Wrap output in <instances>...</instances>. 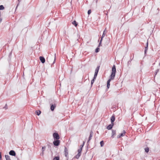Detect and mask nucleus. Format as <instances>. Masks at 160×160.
Wrapping results in <instances>:
<instances>
[{
    "label": "nucleus",
    "instance_id": "1",
    "mask_svg": "<svg viewBox=\"0 0 160 160\" xmlns=\"http://www.w3.org/2000/svg\"><path fill=\"white\" fill-rule=\"evenodd\" d=\"M116 72V66L114 65L112 68L111 74L110 75V78L107 81V83H110V82L112 80H113L115 77V74Z\"/></svg>",
    "mask_w": 160,
    "mask_h": 160
},
{
    "label": "nucleus",
    "instance_id": "2",
    "mask_svg": "<svg viewBox=\"0 0 160 160\" xmlns=\"http://www.w3.org/2000/svg\"><path fill=\"white\" fill-rule=\"evenodd\" d=\"M53 136L54 140H58L60 138L57 132H54L53 134Z\"/></svg>",
    "mask_w": 160,
    "mask_h": 160
},
{
    "label": "nucleus",
    "instance_id": "3",
    "mask_svg": "<svg viewBox=\"0 0 160 160\" xmlns=\"http://www.w3.org/2000/svg\"><path fill=\"white\" fill-rule=\"evenodd\" d=\"M82 149L81 148H79L78 150V153L74 157L75 158L78 159L80 156H81V153L82 151Z\"/></svg>",
    "mask_w": 160,
    "mask_h": 160
},
{
    "label": "nucleus",
    "instance_id": "4",
    "mask_svg": "<svg viewBox=\"0 0 160 160\" xmlns=\"http://www.w3.org/2000/svg\"><path fill=\"white\" fill-rule=\"evenodd\" d=\"M60 141L58 139L54 140L53 142V144L55 146H58L60 144Z\"/></svg>",
    "mask_w": 160,
    "mask_h": 160
},
{
    "label": "nucleus",
    "instance_id": "5",
    "mask_svg": "<svg viewBox=\"0 0 160 160\" xmlns=\"http://www.w3.org/2000/svg\"><path fill=\"white\" fill-rule=\"evenodd\" d=\"M125 131L124 130H123L122 133H121L117 136V138H120L124 136L125 135Z\"/></svg>",
    "mask_w": 160,
    "mask_h": 160
},
{
    "label": "nucleus",
    "instance_id": "6",
    "mask_svg": "<svg viewBox=\"0 0 160 160\" xmlns=\"http://www.w3.org/2000/svg\"><path fill=\"white\" fill-rule=\"evenodd\" d=\"M9 154L10 155L15 156L16 154L15 152L13 150H11L9 152Z\"/></svg>",
    "mask_w": 160,
    "mask_h": 160
},
{
    "label": "nucleus",
    "instance_id": "7",
    "mask_svg": "<svg viewBox=\"0 0 160 160\" xmlns=\"http://www.w3.org/2000/svg\"><path fill=\"white\" fill-rule=\"evenodd\" d=\"M93 135V132L92 131H91L90 132V134L89 137L88 138V140L87 142V143H88L89 141L91 140V139H92V137Z\"/></svg>",
    "mask_w": 160,
    "mask_h": 160
},
{
    "label": "nucleus",
    "instance_id": "8",
    "mask_svg": "<svg viewBox=\"0 0 160 160\" xmlns=\"http://www.w3.org/2000/svg\"><path fill=\"white\" fill-rule=\"evenodd\" d=\"M64 152L66 157H67L68 155V150L66 147L64 148Z\"/></svg>",
    "mask_w": 160,
    "mask_h": 160
},
{
    "label": "nucleus",
    "instance_id": "9",
    "mask_svg": "<svg viewBox=\"0 0 160 160\" xmlns=\"http://www.w3.org/2000/svg\"><path fill=\"white\" fill-rule=\"evenodd\" d=\"M39 59L41 62L42 63H44L45 62V60L44 57L42 56H40L39 57Z\"/></svg>",
    "mask_w": 160,
    "mask_h": 160
},
{
    "label": "nucleus",
    "instance_id": "10",
    "mask_svg": "<svg viewBox=\"0 0 160 160\" xmlns=\"http://www.w3.org/2000/svg\"><path fill=\"white\" fill-rule=\"evenodd\" d=\"M148 41L147 42V43H146V47L145 48L144 53H145V55L146 54V53L147 52V51L148 49Z\"/></svg>",
    "mask_w": 160,
    "mask_h": 160
},
{
    "label": "nucleus",
    "instance_id": "11",
    "mask_svg": "<svg viewBox=\"0 0 160 160\" xmlns=\"http://www.w3.org/2000/svg\"><path fill=\"white\" fill-rule=\"evenodd\" d=\"M114 125L113 123H111V124H109L108 127H107V129L108 130H110L112 128V127Z\"/></svg>",
    "mask_w": 160,
    "mask_h": 160
},
{
    "label": "nucleus",
    "instance_id": "12",
    "mask_svg": "<svg viewBox=\"0 0 160 160\" xmlns=\"http://www.w3.org/2000/svg\"><path fill=\"white\" fill-rule=\"evenodd\" d=\"M116 134V131L115 130H114L113 129L112 130V135L111 136V137L112 138H114V136Z\"/></svg>",
    "mask_w": 160,
    "mask_h": 160
},
{
    "label": "nucleus",
    "instance_id": "13",
    "mask_svg": "<svg viewBox=\"0 0 160 160\" xmlns=\"http://www.w3.org/2000/svg\"><path fill=\"white\" fill-rule=\"evenodd\" d=\"M115 120V117L114 115H112L111 118V123H113V122Z\"/></svg>",
    "mask_w": 160,
    "mask_h": 160
},
{
    "label": "nucleus",
    "instance_id": "14",
    "mask_svg": "<svg viewBox=\"0 0 160 160\" xmlns=\"http://www.w3.org/2000/svg\"><path fill=\"white\" fill-rule=\"evenodd\" d=\"M100 67V66H98L97 67V68H96V69H95L94 74H98V73L99 71V69Z\"/></svg>",
    "mask_w": 160,
    "mask_h": 160
},
{
    "label": "nucleus",
    "instance_id": "15",
    "mask_svg": "<svg viewBox=\"0 0 160 160\" xmlns=\"http://www.w3.org/2000/svg\"><path fill=\"white\" fill-rule=\"evenodd\" d=\"M56 107V105L55 104H52L51 106V111H53L55 108Z\"/></svg>",
    "mask_w": 160,
    "mask_h": 160
},
{
    "label": "nucleus",
    "instance_id": "16",
    "mask_svg": "<svg viewBox=\"0 0 160 160\" xmlns=\"http://www.w3.org/2000/svg\"><path fill=\"white\" fill-rule=\"evenodd\" d=\"M106 33H107V31H106V29H105V30L103 31V33L102 35V36L101 38V39H103V38L105 36V34Z\"/></svg>",
    "mask_w": 160,
    "mask_h": 160
},
{
    "label": "nucleus",
    "instance_id": "17",
    "mask_svg": "<svg viewBox=\"0 0 160 160\" xmlns=\"http://www.w3.org/2000/svg\"><path fill=\"white\" fill-rule=\"evenodd\" d=\"M133 57L132 58H130V59L128 61L127 63V65L128 66L129 64H131V62L132 60L133 59Z\"/></svg>",
    "mask_w": 160,
    "mask_h": 160
},
{
    "label": "nucleus",
    "instance_id": "18",
    "mask_svg": "<svg viewBox=\"0 0 160 160\" xmlns=\"http://www.w3.org/2000/svg\"><path fill=\"white\" fill-rule=\"evenodd\" d=\"M41 113V112L40 111L38 110H36L35 111V113L36 114H37V115L39 116V115Z\"/></svg>",
    "mask_w": 160,
    "mask_h": 160
},
{
    "label": "nucleus",
    "instance_id": "19",
    "mask_svg": "<svg viewBox=\"0 0 160 160\" xmlns=\"http://www.w3.org/2000/svg\"><path fill=\"white\" fill-rule=\"evenodd\" d=\"M46 147V146H43L42 147V155H43L44 154V152L45 151Z\"/></svg>",
    "mask_w": 160,
    "mask_h": 160
},
{
    "label": "nucleus",
    "instance_id": "20",
    "mask_svg": "<svg viewBox=\"0 0 160 160\" xmlns=\"http://www.w3.org/2000/svg\"><path fill=\"white\" fill-rule=\"evenodd\" d=\"M6 160H11L10 156L8 155H5Z\"/></svg>",
    "mask_w": 160,
    "mask_h": 160
},
{
    "label": "nucleus",
    "instance_id": "21",
    "mask_svg": "<svg viewBox=\"0 0 160 160\" xmlns=\"http://www.w3.org/2000/svg\"><path fill=\"white\" fill-rule=\"evenodd\" d=\"M72 23L74 25L75 27H77L78 25V23L75 21H73Z\"/></svg>",
    "mask_w": 160,
    "mask_h": 160
},
{
    "label": "nucleus",
    "instance_id": "22",
    "mask_svg": "<svg viewBox=\"0 0 160 160\" xmlns=\"http://www.w3.org/2000/svg\"><path fill=\"white\" fill-rule=\"evenodd\" d=\"M59 156H58L55 157L53 159V160H59Z\"/></svg>",
    "mask_w": 160,
    "mask_h": 160
},
{
    "label": "nucleus",
    "instance_id": "23",
    "mask_svg": "<svg viewBox=\"0 0 160 160\" xmlns=\"http://www.w3.org/2000/svg\"><path fill=\"white\" fill-rule=\"evenodd\" d=\"M95 80H96L95 79H94V78H93V79L91 80V87H92V84L94 83Z\"/></svg>",
    "mask_w": 160,
    "mask_h": 160
},
{
    "label": "nucleus",
    "instance_id": "24",
    "mask_svg": "<svg viewBox=\"0 0 160 160\" xmlns=\"http://www.w3.org/2000/svg\"><path fill=\"white\" fill-rule=\"evenodd\" d=\"M100 144L101 147H103V146L104 144L103 141H101L100 142Z\"/></svg>",
    "mask_w": 160,
    "mask_h": 160
},
{
    "label": "nucleus",
    "instance_id": "25",
    "mask_svg": "<svg viewBox=\"0 0 160 160\" xmlns=\"http://www.w3.org/2000/svg\"><path fill=\"white\" fill-rule=\"evenodd\" d=\"M4 9V7L2 5H0V10H3Z\"/></svg>",
    "mask_w": 160,
    "mask_h": 160
},
{
    "label": "nucleus",
    "instance_id": "26",
    "mask_svg": "<svg viewBox=\"0 0 160 160\" xmlns=\"http://www.w3.org/2000/svg\"><path fill=\"white\" fill-rule=\"evenodd\" d=\"M145 152H147V153L149 151V148L148 147L145 148Z\"/></svg>",
    "mask_w": 160,
    "mask_h": 160
},
{
    "label": "nucleus",
    "instance_id": "27",
    "mask_svg": "<svg viewBox=\"0 0 160 160\" xmlns=\"http://www.w3.org/2000/svg\"><path fill=\"white\" fill-rule=\"evenodd\" d=\"M102 39L101 38V40H100V42L99 43V45H98V47H100V46H101V43H102Z\"/></svg>",
    "mask_w": 160,
    "mask_h": 160
},
{
    "label": "nucleus",
    "instance_id": "28",
    "mask_svg": "<svg viewBox=\"0 0 160 160\" xmlns=\"http://www.w3.org/2000/svg\"><path fill=\"white\" fill-rule=\"evenodd\" d=\"M99 48H97L95 50V52H99Z\"/></svg>",
    "mask_w": 160,
    "mask_h": 160
},
{
    "label": "nucleus",
    "instance_id": "29",
    "mask_svg": "<svg viewBox=\"0 0 160 160\" xmlns=\"http://www.w3.org/2000/svg\"><path fill=\"white\" fill-rule=\"evenodd\" d=\"M84 143L85 142H83V144L81 145L80 146V148L82 149V148L83 147L84 145Z\"/></svg>",
    "mask_w": 160,
    "mask_h": 160
},
{
    "label": "nucleus",
    "instance_id": "30",
    "mask_svg": "<svg viewBox=\"0 0 160 160\" xmlns=\"http://www.w3.org/2000/svg\"><path fill=\"white\" fill-rule=\"evenodd\" d=\"M159 69H157L155 71V76L156 75V74H157L158 72H159Z\"/></svg>",
    "mask_w": 160,
    "mask_h": 160
},
{
    "label": "nucleus",
    "instance_id": "31",
    "mask_svg": "<svg viewBox=\"0 0 160 160\" xmlns=\"http://www.w3.org/2000/svg\"><path fill=\"white\" fill-rule=\"evenodd\" d=\"M110 83H107V88L108 89L110 87Z\"/></svg>",
    "mask_w": 160,
    "mask_h": 160
},
{
    "label": "nucleus",
    "instance_id": "32",
    "mask_svg": "<svg viewBox=\"0 0 160 160\" xmlns=\"http://www.w3.org/2000/svg\"><path fill=\"white\" fill-rule=\"evenodd\" d=\"M3 108L4 109H5V110H7V109H8V108L7 104H6L5 106Z\"/></svg>",
    "mask_w": 160,
    "mask_h": 160
},
{
    "label": "nucleus",
    "instance_id": "33",
    "mask_svg": "<svg viewBox=\"0 0 160 160\" xmlns=\"http://www.w3.org/2000/svg\"><path fill=\"white\" fill-rule=\"evenodd\" d=\"M97 75L98 74H94V77L93 78H94V79H96V78L97 77Z\"/></svg>",
    "mask_w": 160,
    "mask_h": 160
},
{
    "label": "nucleus",
    "instance_id": "34",
    "mask_svg": "<svg viewBox=\"0 0 160 160\" xmlns=\"http://www.w3.org/2000/svg\"><path fill=\"white\" fill-rule=\"evenodd\" d=\"M91 10L90 9L89 10L88 12V15H89L91 13Z\"/></svg>",
    "mask_w": 160,
    "mask_h": 160
},
{
    "label": "nucleus",
    "instance_id": "35",
    "mask_svg": "<svg viewBox=\"0 0 160 160\" xmlns=\"http://www.w3.org/2000/svg\"><path fill=\"white\" fill-rule=\"evenodd\" d=\"M54 55H55V57H54V61L53 62V64L55 62V60H56V53H55L54 54Z\"/></svg>",
    "mask_w": 160,
    "mask_h": 160
},
{
    "label": "nucleus",
    "instance_id": "36",
    "mask_svg": "<svg viewBox=\"0 0 160 160\" xmlns=\"http://www.w3.org/2000/svg\"><path fill=\"white\" fill-rule=\"evenodd\" d=\"M2 158V153L1 152H0V160Z\"/></svg>",
    "mask_w": 160,
    "mask_h": 160
},
{
    "label": "nucleus",
    "instance_id": "37",
    "mask_svg": "<svg viewBox=\"0 0 160 160\" xmlns=\"http://www.w3.org/2000/svg\"><path fill=\"white\" fill-rule=\"evenodd\" d=\"M1 17V12H0V17ZM2 19L1 18H0V22H1L2 21Z\"/></svg>",
    "mask_w": 160,
    "mask_h": 160
},
{
    "label": "nucleus",
    "instance_id": "38",
    "mask_svg": "<svg viewBox=\"0 0 160 160\" xmlns=\"http://www.w3.org/2000/svg\"><path fill=\"white\" fill-rule=\"evenodd\" d=\"M140 67L141 69V70L142 68V65L140 66Z\"/></svg>",
    "mask_w": 160,
    "mask_h": 160
},
{
    "label": "nucleus",
    "instance_id": "39",
    "mask_svg": "<svg viewBox=\"0 0 160 160\" xmlns=\"http://www.w3.org/2000/svg\"><path fill=\"white\" fill-rule=\"evenodd\" d=\"M131 58H132V56H131V57H130V58H131Z\"/></svg>",
    "mask_w": 160,
    "mask_h": 160
},
{
    "label": "nucleus",
    "instance_id": "40",
    "mask_svg": "<svg viewBox=\"0 0 160 160\" xmlns=\"http://www.w3.org/2000/svg\"><path fill=\"white\" fill-rule=\"evenodd\" d=\"M18 160H19V159L18 158Z\"/></svg>",
    "mask_w": 160,
    "mask_h": 160
}]
</instances>
